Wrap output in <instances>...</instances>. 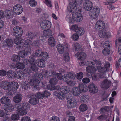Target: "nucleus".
<instances>
[{
    "instance_id": "1",
    "label": "nucleus",
    "mask_w": 121,
    "mask_h": 121,
    "mask_svg": "<svg viewBox=\"0 0 121 121\" xmlns=\"http://www.w3.org/2000/svg\"><path fill=\"white\" fill-rule=\"evenodd\" d=\"M84 0H73L72 3L67 7L68 11L72 13L73 19L74 21L79 22L83 19L82 15L79 13L76 12L78 5H80Z\"/></svg>"
},
{
    "instance_id": "2",
    "label": "nucleus",
    "mask_w": 121,
    "mask_h": 121,
    "mask_svg": "<svg viewBox=\"0 0 121 121\" xmlns=\"http://www.w3.org/2000/svg\"><path fill=\"white\" fill-rule=\"evenodd\" d=\"M105 26V24L102 21H97L95 26V29L99 31L98 33L99 36L101 38H108L109 36L107 35L108 33L103 31V29Z\"/></svg>"
},
{
    "instance_id": "3",
    "label": "nucleus",
    "mask_w": 121,
    "mask_h": 121,
    "mask_svg": "<svg viewBox=\"0 0 121 121\" xmlns=\"http://www.w3.org/2000/svg\"><path fill=\"white\" fill-rule=\"evenodd\" d=\"M100 12V9L98 6H95L92 8L90 10L89 15L92 20L96 21L97 20V17Z\"/></svg>"
},
{
    "instance_id": "4",
    "label": "nucleus",
    "mask_w": 121,
    "mask_h": 121,
    "mask_svg": "<svg viewBox=\"0 0 121 121\" xmlns=\"http://www.w3.org/2000/svg\"><path fill=\"white\" fill-rule=\"evenodd\" d=\"M86 64L87 66L86 67V70L89 73H94L97 71L96 69L93 66L94 63L93 62L91 61H88Z\"/></svg>"
},
{
    "instance_id": "5",
    "label": "nucleus",
    "mask_w": 121,
    "mask_h": 121,
    "mask_svg": "<svg viewBox=\"0 0 121 121\" xmlns=\"http://www.w3.org/2000/svg\"><path fill=\"white\" fill-rule=\"evenodd\" d=\"M13 35L16 37H21L22 35L23 31L21 28L19 26H15L13 30Z\"/></svg>"
},
{
    "instance_id": "6",
    "label": "nucleus",
    "mask_w": 121,
    "mask_h": 121,
    "mask_svg": "<svg viewBox=\"0 0 121 121\" xmlns=\"http://www.w3.org/2000/svg\"><path fill=\"white\" fill-rule=\"evenodd\" d=\"M51 23L48 20H44L41 22L40 26L43 30L49 29L51 27Z\"/></svg>"
},
{
    "instance_id": "7",
    "label": "nucleus",
    "mask_w": 121,
    "mask_h": 121,
    "mask_svg": "<svg viewBox=\"0 0 121 121\" xmlns=\"http://www.w3.org/2000/svg\"><path fill=\"white\" fill-rule=\"evenodd\" d=\"M30 104L28 103L24 102L16 104L15 108H21L27 110L30 108Z\"/></svg>"
},
{
    "instance_id": "8",
    "label": "nucleus",
    "mask_w": 121,
    "mask_h": 121,
    "mask_svg": "<svg viewBox=\"0 0 121 121\" xmlns=\"http://www.w3.org/2000/svg\"><path fill=\"white\" fill-rule=\"evenodd\" d=\"M23 10L22 7L20 4L15 5L13 7V12L16 15H19L21 14Z\"/></svg>"
},
{
    "instance_id": "9",
    "label": "nucleus",
    "mask_w": 121,
    "mask_h": 121,
    "mask_svg": "<svg viewBox=\"0 0 121 121\" xmlns=\"http://www.w3.org/2000/svg\"><path fill=\"white\" fill-rule=\"evenodd\" d=\"M0 86L4 90H8L10 91L11 88L9 83L7 81H3L0 83Z\"/></svg>"
},
{
    "instance_id": "10",
    "label": "nucleus",
    "mask_w": 121,
    "mask_h": 121,
    "mask_svg": "<svg viewBox=\"0 0 121 121\" xmlns=\"http://www.w3.org/2000/svg\"><path fill=\"white\" fill-rule=\"evenodd\" d=\"M93 4L90 1L88 0L85 1L83 3L84 7L85 10L90 11L92 8Z\"/></svg>"
},
{
    "instance_id": "11",
    "label": "nucleus",
    "mask_w": 121,
    "mask_h": 121,
    "mask_svg": "<svg viewBox=\"0 0 121 121\" xmlns=\"http://www.w3.org/2000/svg\"><path fill=\"white\" fill-rule=\"evenodd\" d=\"M89 90L91 93L93 94L96 93L98 91L97 87L93 83H90L89 85Z\"/></svg>"
},
{
    "instance_id": "12",
    "label": "nucleus",
    "mask_w": 121,
    "mask_h": 121,
    "mask_svg": "<svg viewBox=\"0 0 121 121\" xmlns=\"http://www.w3.org/2000/svg\"><path fill=\"white\" fill-rule=\"evenodd\" d=\"M110 82L108 80H105L102 82L100 85L101 87L104 90L107 89L110 85Z\"/></svg>"
},
{
    "instance_id": "13",
    "label": "nucleus",
    "mask_w": 121,
    "mask_h": 121,
    "mask_svg": "<svg viewBox=\"0 0 121 121\" xmlns=\"http://www.w3.org/2000/svg\"><path fill=\"white\" fill-rule=\"evenodd\" d=\"M23 43V45H22V46L19 45L20 49H22L23 47L26 48H28L32 46L31 41L28 39L26 40L25 42H24Z\"/></svg>"
},
{
    "instance_id": "14",
    "label": "nucleus",
    "mask_w": 121,
    "mask_h": 121,
    "mask_svg": "<svg viewBox=\"0 0 121 121\" xmlns=\"http://www.w3.org/2000/svg\"><path fill=\"white\" fill-rule=\"evenodd\" d=\"M22 98V96L21 94H17L13 98V101L16 103H18L21 101Z\"/></svg>"
},
{
    "instance_id": "15",
    "label": "nucleus",
    "mask_w": 121,
    "mask_h": 121,
    "mask_svg": "<svg viewBox=\"0 0 121 121\" xmlns=\"http://www.w3.org/2000/svg\"><path fill=\"white\" fill-rule=\"evenodd\" d=\"M71 101H67V106L68 108H73L76 106L77 102L75 99H73Z\"/></svg>"
},
{
    "instance_id": "16",
    "label": "nucleus",
    "mask_w": 121,
    "mask_h": 121,
    "mask_svg": "<svg viewBox=\"0 0 121 121\" xmlns=\"http://www.w3.org/2000/svg\"><path fill=\"white\" fill-rule=\"evenodd\" d=\"M64 79L65 82L69 80L70 79H74L75 78L74 75L71 73H67L66 74L64 75Z\"/></svg>"
},
{
    "instance_id": "17",
    "label": "nucleus",
    "mask_w": 121,
    "mask_h": 121,
    "mask_svg": "<svg viewBox=\"0 0 121 121\" xmlns=\"http://www.w3.org/2000/svg\"><path fill=\"white\" fill-rule=\"evenodd\" d=\"M35 63L37 65L40 67H43L45 66V62L44 60L41 59L37 60Z\"/></svg>"
},
{
    "instance_id": "18",
    "label": "nucleus",
    "mask_w": 121,
    "mask_h": 121,
    "mask_svg": "<svg viewBox=\"0 0 121 121\" xmlns=\"http://www.w3.org/2000/svg\"><path fill=\"white\" fill-rule=\"evenodd\" d=\"M32 97L29 99V102L30 104L33 105H36L39 103V101L37 98L33 97L35 96L34 94H32L31 95Z\"/></svg>"
},
{
    "instance_id": "19",
    "label": "nucleus",
    "mask_w": 121,
    "mask_h": 121,
    "mask_svg": "<svg viewBox=\"0 0 121 121\" xmlns=\"http://www.w3.org/2000/svg\"><path fill=\"white\" fill-rule=\"evenodd\" d=\"M3 108L7 112H11L13 109V107L11 104L10 103L6 105H5L3 107Z\"/></svg>"
},
{
    "instance_id": "20",
    "label": "nucleus",
    "mask_w": 121,
    "mask_h": 121,
    "mask_svg": "<svg viewBox=\"0 0 121 121\" xmlns=\"http://www.w3.org/2000/svg\"><path fill=\"white\" fill-rule=\"evenodd\" d=\"M76 55L78 57H79L78 59L80 60H83L86 57V54L84 52H78L76 54Z\"/></svg>"
},
{
    "instance_id": "21",
    "label": "nucleus",
    "mask_w": 121,
    "mask_h": 121,
    "mask_svg": "<svg viewBox=\"0 0 121 121\" xmlns=\"http://www.w3.org/2000/svg\"><path fill=\"white\" fill-rule=\"evenodd\" d=\"M1 103L5 105H7L10 103L11 101L9 98L7 97L3 96L0 99Z\"/></svg>"
},
{
    "instance_id": "22",
    "label": "nucleus",
    "mask_w": 121,
    "mask_h": 121,
    "mask_svg": "<svg viewBox=\"0 0 121 121\" xmlns=\"http://www.w3.org/2000/svg\"><path fill=\"white\" fill-rule=\"evenodd\" d=\"M27 36L30 39L35 38L37 36L38 34L36 32H28L27 33Z\"/></svg>"
},
{
    "instance_id": "23",
    "label": "nucleus",
    "mask_w": 121,
    "mask_h": 121,
    "mask_svg": "<svg viewBox=\"0 0 121 121\" xmlns=\"http://www.w3.org/2000/svg\"><path fill=\"white\" fill-rule=\"evenodd\" d=\"M80 91L78 88L77 87H73L72 90V93L73 94L75 95L78 96L80 94Z\"/></svg>"
},
{
    "instance_id": "24",
    "label": "nucleus",
    "mask_w": 121,
    "mask_h": 121,
    "mask_svg": "<svg viewBox=\"0 0 121 121\" xmlns=\"http://www.w3.org/2000/svg\"><path fill=\"white\" fill-rule=\"evenodd\" d=\"M17 109L18 113L21 115L26 114L27 113V111L26 109L20 108H16Z\"/></svg>"
},
{
    "instance_id": "25",
    "label": "nucleus",
    "mask_w": 121,
    "mask_h": 121,
    "mask_svg": "<svg viewBox=\"0 0 121 121\" xmlns=\"http://www.w3.org/2000/svg\"><path fill=\"white\" fill-rule=\"evenodd\" d=\"M10 86L11 89L10 91H11V89L13 90H16L18 87L19 85L18 83L15 82H12L10 83Z\"/></svg>"
},
{
    "instance_id": "26",
    "label": "nucleus",
    "mask_w": 121,
    "mask_h": 121,
    "mask_svg": "<svg viewBox=\"0 0 121 121\" xmlns=\"http://www.w3.org/2000/svg\"><path fill=\"white\" fill-rule=\"evenodd\" d=\"M13 13L12 10H6L5 11V16L7 18L9 19L13 17Z\"/></svg>"
},
{
    "instance_id": "27",
    "label": "nucleus",
    "mask_w": 121,
    "mask_h": 121,
    "mask_svg": "<svg viewBox=\"0 0 121 121\" xmlns=\"http://www.w3.org/2000/svg\"><path fill=\"white\" fill-rule=\"evenodd\" d=\"M87 87L85 85H84L83 84H79L78 88L80 91V92L84 93L86 91Z\"/></svg>"
},
{
    "instance_id": "28",
    "label": "nucleus",
    "mask_w": 121,
    "mask_h": 121,
    "mask_svg": "<svg viewBox=\"0 0 121 121\" xmlns=\"http://www.w3.org/2000/svg\"><path fill=\"white\" fill-rule=\"evenodd\" d=\"M60 92L65 94L68 93L70 91V89L69 87L64 86L60 88Z\"/></svg>"
},
{
    "instance_id": "29",
    "label": "nucleus",
    "mask_w": 121,
    "mask_h": 121,
    "mask_svg": "<svg viewBox=\"0 0 121 121\" xmlns=\"http://www.w3.org/2000/svg\"><path fill=\"white\" fill-rule=\"evenodd\" d=\"M43 35L44 36L46 37H48L52 36V32L50 30L47 29L44 30Z\"/></svg>"
},
{
    "instance_id": "30",
    "label": "nucleus",
    "mask_w": 121,
    "mask_h": 121,
    "mask_svg": "<svg viewBox=\"0 0 121 121\" xmlns=\"http://www.w3.org/2000/svg\"><path fill=\"white\" fill-rule=\"evenodd\" d=\"M15 77L18 79H22L24 78V77L25 75V74L22 71L16 72Z\"/></svg>"
},
{
    "instance_id": "31",
    "label": "nucleus",
    "mask_w": 121,
    "mask_h": 121,
    "mask_svg": "<svg viewBox=\"0 0 121 121\" xmlns=\"http://www.w3.org/2000/svg\"><path fill=\"white\" fill-rule=\"evenodd\" d=\"M29 53V52L27 51L26 50H24L22 51H20L19 52V55L20 57L24 58Z\"/></svg>"
},
{
    "instance_id": "32",
    "label": "nucleus",
    "mask_w": 121,
    "mask_h": 121,
    "mask_svg": "<svg viewBox=\"0 0 121 121\" xmlns=\"http://www.w3.org/2000/svg\"><path fill=\"white\" fill-rule=\"evenodd\" d=\"M7 75L9 78H13L16 77V73L12 71V70L8 71L7 73Z\"/></svg>"
},
{
    "instance_id": "33",
    "label": "nucleus",
    "mask_w": 121,
    "mask_h": 121,
    "mask_svg": "<svg viewBox=\"0 0 121 121\" xmlns=\"http://www.w3.org/2000/svg\"><path fill=\"white\" fill-rule=\"evenodd\" d=\"M81 102L82 103H86L89 100V97L87 95H83L80 98Z\"/></svg>"
},
{
    "instance_id": "34",
    "label": "nucleus",
    "mask_w": 121,
    "mask_h": 121,
    "mask_svg": "<svg viewBox=\"0 0 121 121\" xmlns=\"http://www.w3.org/2000/svg\"><path fill=\"white\" fill-rule=\"evenodd\" d=\"M66 47L65 46H63L60 45H59L57 46V48L59 53L62 54L63 53L64 48Z\"/></svg>"
},
{
    "instance_id": "35",
    "label": "nucleus",
    "mask_w": 121,
    "mask_h": 121,
    "mask_svg": "<svg viewBox=\"0 0 121 121\" xmlns=\"http://www.w3.org/2000/svg\"><path fill=\"white\" fill-rule=\"evenodd\" d=\"M30 83L27 82H24L23 84L22 85V89H24L25 90H26L30 87Z\"/></svg>"
},
{
    "instance_id": "36",
    "label": "nucleus",
    "mask_w": 121,
    "mask_h": 121,
    "mask_svg": "<svg viewBox=\"0 0 121 121\" xmlns=\"http://www.w3.org/2000/svg\"><path fill=\"white\" fill-rule=\"evenodd\" d=\"M23 39L21 37H16L14 40V42L15 44L17 45H20L22 43Z\"/></svg>"
},
{
    "instance_id": "37",
    "label": "nucleus",
    "mask_w": 121,
    "mask_h": 121,
    "mask_svg": "<svg viewBox=\"0 0 121 121\" xmlns=\"http://www.w3.org/2000/svg\"><path fill=\"white\" fill-rule=\"evenodd\" d=\"M7 45L9 47H12L13 44V40L11 38H7L6 41Z\"/></svg>"
},
{
    "instance_id": "38",
    "label": "nucleus",
    "mask_w": 121,
    "mask_h": 121,
    "mask_svg": "<svg viewBox=\"0 0 121 121\" xmlns=\"http://www.w3.org/2000/svg\"><path fill=\"white\" fill-rule=\"evenodd\" d=\"M48 43L51 46H54L55 44V41L53 37L49 38L48 40Z\"/></svg>"
},
{
    "instance_id": "39",
    "label": "nucleus",
    "mask_w": 121,
    "mask_h": 121,
    "mask_svg": "<svg viewBox=\"0 0 121 121\" xmlns=\"http://www.w3.org/2000/svg\"><path fill=\"white\" fill-rule=\"evenodd\" d=\"M30 71L36 72L38 70L37 67L36 66L35 63L32 64L30 65Z\"/></svg>"
},
{
    "instance_id": "40",
    "label": "nucleus",
    "mask_w": 121,
    "mask_h": 121,
    "mask_svg": "<svg viewBox=\"0 0 121 121\" xmlns=\"http://www.w3.org/2000/svg\"><path fill=\"white\" fill-rule=\"evenodd\" d=\"M84 30L82 27H78L77 30H76V32L78 35H82L84 33Z\"/></svg>"
},
{
    "instance_id": "41",
    "label": "nucleus",
    "mask_w": 121,
    "mask_h": 121,
    "mask_svg": "<svg viewBox=\"0 0 121 121\" xmlns=\"http://www.w3.org/2000/svg\"><path fill=\"white\" fill-rule=\"evenodd\" d=\"M64 94L63 92H61L59 93L57 92V93L56 94V97H57L59 99L62 100L64 99L65 98V95Z\"/></svg>"
},
{
    "instance_id": "42",
    "label": "nucleus",
    "mask_w": 121,
    "mask_h": 121,
    "mask_svg": "<svg viewBox=\"0 0 121 121\" xmlns=\"http://www.w3.org/2000/svg\"><path fill=\"white\" fill-rule=\"evenodd\" d=\"M79 109L80 111L83 112L87 109V106L86 104H82L80 106Z\"/></svg>"
},
{
    "instance_id": "43",
    "label": "nucleus",
    "mask_w": 121,
    "mask_h": 121,
    "mask_svg": "<svg viewBox=\"0 0 121 121\" xmlns=\"http://www.w3.org/2000/svg\"><path fill=\"white\" fill-rule=\"evenodd\" d=\"M110 107L109 106H105L101 108L100 110V112L101 113H103L105 112H108L110 110Z\"/></svg>"
},
{
    "instance_id": "44",
    "label": "nucleus",
    "mask_w": 121,
    "mask_h": 121,
    "mask_svg": "<svg viewBox=\"0 0 121 121\" xmlns=\"http://www.w3.org/2000/svg\"><path fill=\"white\" fill-rule=\"evenodd\" d=\"M98 71L102 73H104L106 72V69L104 67L101 66H97Z\"/></svg>"
},
{
    "instance_id": "45",
    "label": "nucleus",
    "mask_w": 121,
    "mask_h": 121,
    "mask_svg": "<svg viewBox=\"0 0 121 121\" xmlns=\"http://www.w3.org/2000/svg\"><path fill=\"white\" fill-rule=\"evenodd\" d=\"M16 68L19 69H23L25 67L24 65L22 63H18L16 64Z\"/></svg>"
},
{
    "instance_id": "46",
    "label": "nucleus",
    "mask_w": 121,
    "mask_h": 121,
    "mask_svg": "<svg viewBox=\"0 0 121 121\" xmlns=\"http://www.w3.org/2000/svg\"><path fill=\"white\" fill-rule=\"evenodd\" d=\"M40 83L39 81L36 80L35 81H33V82L31 81L30 82V83L32 86L35 88H37V87L39 85Z\"/></svg>"
},
{
    "instance_id": "47",
    "label": "nucleus",
    "mask_w": 121,
    "mask_h": 121,
    "mask_svg": "<svg viewBox=\"0 0 121 121\" xmlns=\"http://www.w3.org/2000/svg\"><path fill=\"white\" fill-rule=\"evenodd\" d=\"M20 60V57L17 55H13L12 60L15 62L19 61Z\"/></svg>"
},
{
    "instance_id": "48",
    "label": "nucleus",
    "mask_w": 121,
    "mask_h": 121,
    "mask_svg": "<svg viewBox=\"0 0 121 121\" xmlns=\"http://www.w3.org/2000/svg\"><path fill=\"white\" fill-rule=\"evenodd\" d=\"M110 48H105L102 51L103 54L105 55H108L110 53Z\"/></svg>"
},
{
    "instance_id": "49",
    "label": "nucleus",
    "mask_w": 121,
    "mask_h": 121,
    "mask_svg": "<svg viewBox=\"0 0 121 121\" xmlns=\"http://www.w3.org/2000/svg\"><path fill=\"white\" fill-rule=\"evenodd\" d=\"M42 53L41 50L40 49H38L35 51V55L36 56L38 57H41Z\"/></svg>"
},
{
    "instance_id": "50",
    "label": "nucleus",
    "mask_w": 121,
    "mask_h": 121,
    "mask_svg": "<svg viewBox=\"0 0 121 121\" xmlns=\"http://www.w3.org/2000/svg\"><path fill=\"white\" fill-rule=\"evenodd\" d=\"M111 45V42L107 41H106L104 43L103 46L104 48H110V45Z\"/></svg>"
},
{
    "instance_id": "51",
    "label": "nucleus",
    "mask_w": 121,
    "mask_h": 121,
    "mask_svg": "<svg viewBox=\"0 0 121 121\" xmlns=\"http://www.w3.org/2000/svg\"><path fill=\"white\" fill-rule=\"evenodd\" d=\"M41 57L44 59V60L47 59L49 57V56L48 54L45 52H42V53Z\"/></svg>"
},
{
    "instance_id": "52",
    "label": "nucleus",
    "mask_w": 121,
    "mask_h": 121,
    "mask_svg": "<svg viewBox=\"0 0 121 121\" xmlns=\"http://www.w3.org/2000/svg\"><path fill=\"white\" fill-rule=\"evenodd\" d=\"M57 81L58 79L57 78H52L50 79L49 82L52 84L55 85L57 83Z\"/></svg>"
},
{
    "instance_id": "53",
    "label": "nucleus",
    "mask_w": 121,
    "mask_h": 121,
    "mask_svg": "<svg viewBox=\"0 0 121 121\" xmlns=\"http://www.w3.org/2000/svg\"><path fill=\"white\" fill-rule=\"evenodd\" d=\"M82 47L81 45L79 43H76L74 44V48L76 51H78L81 49Z\"/></svg>"
},
{
    "instance_id": "54",
    "label": "nucleus",
    "mask_w": 121,
    "mask_h": 121,
    "mask_svg": "<svg viewBox=\"0 0 121 121\" xmlns=\"http://www.w3.org/2000/svg\"><path fill=\"white\" fill-rule=\"evenodd\" d=\"M35 96L39 99H43L44 98L43 93L38 92L35 95Z\"/></svg>"
},
{
    "instance_id": "55",
    "label": "nucleus",
    "mask_w": 121,
    "mask_h": 121,
    "mask_svg": "<svg viewBox=\"0 0 121 121\" xmlns=\"http://www.w3.org/2000/svg\"><path fill=\"white\" fill-rule=\"evenodd\" d=\"M12 120H18L19 118V114H14L11 116V118Z\"/></svg>"
},
{
    "instance_id": "56",
    "label": "nucleus",
    "mask_w": 121,
    "mask_h": 121,
    "mask_svg": "<svg viewBox=\"0 0 121 121\" xmlns=\"http://www.w3.org/2000/svg\"><path fill=\"white\" fill-rule=\"evenodd\" d=\"M29 4L30 6L32 7H35L37 5V2L34 0H31L29 2Z\"/></svg>"
},
{
    "instance_id": "57",
    "label": "nucleus",
    "mask_w": 121,
    "mask_h": 121,
    "mask_svg": "<svg viewBox=\"0 0 121 121\" xmlns=\"http://www.w3.org/2000/svg\"><path fill=\"white\" fill-rule=\"evenodd\" d=\"M64 59L66 62H68L69 60V55L68 53H64L63 55Z\"/></svg>"
},
{
    "instance_id": "58",
    "label": "nucleus",
    "mask_w": 121,
    "mask_h": 121,
    "mask_svg": "<svg viewBox=\"0 0 121 121\" xmlns=\"http://www.w3.org/2000/svg\"><path fill=\"white\" fill-rule=\"evenodd\" d=\"M79 35L76 34L73 35L71 37L75 41H76L78 40L79 39Z\"/></svg>"
},
{
    "instance_id": "59",
    "label": "nucleus",
    "mask_w": 121,
    "mask_h": 121,
    "mask_svg": "<svg viewBox=\"0 0 121 121\" xmlns=\"http://www.w3.org/2000/svg\"><path fill=\"white\" fill-rule=\"evenodd\" d=\"M42 77H44L46 78H48V71L46 70H43L41 73Z\"/></svg>"
},
{
    "instance_id": "60",
    "label": "nucleus",
    "mask_w": 121,
    "mask_h": 121,
    "mask_svg": "<svg viewBox=\"0 0 121 121\" xmlns=\"http://www.w3.org/2000/svg\"><path fill=\"white\" fill-rule=\"evenodd\" d=\"M106 118V116L105 115H102L98 116L97 119L100 121H103L105 120Z\"/></svg>"
},
{
    "instance_id": "61",
    "label": "nucleus",
    "mask_w": 121,
    "mask_h": 121,
    "mask_svg": "<svg viewBox=\"0 0 121 121\" xmlns=\"http://www.w3.org/2000/svg\"><path fill=\"white\" fill-rule=\"evenodd\" d=\"M83 77V73L82 72H80L77 74V78L78 80L81 79Z\"/></svg>"
},
{
    "instance_id": "62",
    "label": "nucleus",
    "mask_w": 121,
    "mask_h": 121,
    "mask_svg": "<svg viewBox=\"0 0 121 121\" xmlns=\"http://www.w3.org/2000/svg\"><path fill=\"white\" fill-rule=\"evenodd\" d=\"M50 121H60L59 118L57 116H52L50 120Z\"/></svg>"
},
{
    "instance_id": "63",
    "label": "nucleus",
    "mask_w": 121,
    "mask_h": 121,
    "mask_svg": "<svg viewBox=\"0 0 121 121\" xmlns=\"http://www.w3.org/2000/svg\"><path fill=\"white\" fill-rule=\"evenodd\" d=\"M21 121H31V120L29 117L28 116L24 117L22 118Z\"/></svg>"
},
{
    "instance_id": "64",
    "label": "nucleus",
    "mask_w": 121,
    "mask_h": 121,
    "mask_svg": "<svg viewBox=\"0 0 121 121\" xmlns=\"http://www.w3.org/2000/svg\"><path fill=\"white\" fill-rule=\"evenodd\" d=\"M44 3L48 7H52L51 2V0H45Z\"/></svg>"
}]
</instances>
